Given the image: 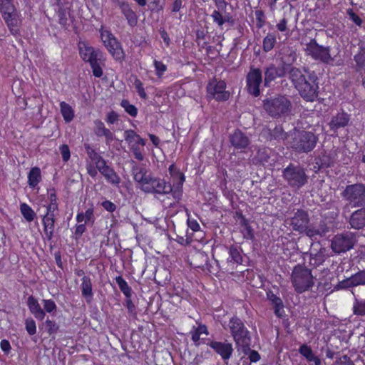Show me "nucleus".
Masks as SVG:
<instances>
[{
    "label": "nucleus",
    "instance_id": "8",
    "mask_svg": "<svg viewBox=\"0 0 365 365\" xmlns=\"http://www.w3.org/2000/svg\"><path fill=\"white\" fill-rule=\"evenodd\" d=\"M357 242V235L344 231L335 235L331 241V248L336 254L344 253L354 248Z\"/></svg>",
    "mask_w": 365,
    "mask_h": 365
},
{
    "label": "nucleus",
    "instance_id": "7",
    "mask_svg": "<svg viewBox=\"0 0 365 365\" xmlns=\"http://www.w3.org/2000/svg\"><path fill=\"white\" fill-rule=\"evenodd\" d=\"M306 77L303 79L296 89L299 91L300 96L307 101H313L317 97V91L319 88L317 80L318 78L314 71H309L304 69Z\"/></svg>",
    "mask_w": 365,
    "mask_h": 365
},
{
    "label": "nucleus",
    "instance_id": "53",
    "mask_svg": "<svg viewBox=\"0 0 365 365\" xmlns=\"http://www.w3.org/2000/svg\"><path fill=\"white\" fill-rule=\"evenodd\" d=\"M43 310L48 313H52L57 309L56 304L52 299H42Z\"/></svg>",
    "mask_w": 365,
    "mask_h": 365
},
{
    "label": "nucleus",
    "instance_id": "64",
    "mask_svg": "<svg viewBox=\"0 0 365 365\" xmlns=\"http://www.w3.org/2000/svg\"><path fill=\"white\" fill-rule=\"evenodd\" d=\"M101 206L107 211L110 212H113L116 209V205L109 201V200H105L103 202H102L101 203Z\"/></svg>",
    "mask_w": 365,
    "mask_h": 365
},
{
    "label": "nucleus",
    "instance_id": "24",
    "mask_svg": "<svg viewBox=\"0 0 365 365\" xmlns=\"http://www.w3.org/2000/svg\"><path fill=\"white\" fill-rule=\"evenodd\" d=\"M297 53L291 47L284 46L279 52V58L282 66H284L287 71L297 59Z\"/></svg>",
    "mask_w": 365,
    "mask_h": 365
},
{
    "label": "nucleus",
    "instance_id": "26",
    "mask_svg": "<svg viewBox=\"0 0 365 365\" xmlns=\"http://www.w3.org/2000/svg\"><path fill=\"white\" fill-rule=\"evenodd\" d=\"M351 228L360 230L365 227V207L354 211L349 221Z\"/></svg>",
    "mask_w": 365,
    "mask_h": 365
},
{
    "label": "nucleus",
    "instance_id": "57",
    "mask_svg": "<svg viewBox=\"0 0 365 365\" xmlns=\"http://www.w3.org/2000/svg\"><path fill=\"white\" fill-rule=\"evenodd\" d=\"M255 16L257 20V27L261 29L265 24L264 12L262 10L255 11Z\"/></svg>",
    "mask_w": 365,
    "mask_h": 365
},
{
    "label": "nucleus",
    "instance_id": "1",
    "mask_svg": "<svg viewBox=\"0 0 365 365\" xmlns=\"http://www.w3.org/2000/svg\"><path fill=\"white\" fill-rule=\"evenodd\" d=\"M292 104L285 96L278 95L267 98L263 101V109L267 115L273 118L288 116L292 111Z\"/></svg>",
    "mask_w": 365,
    "mask_h": 365
},
{
    "label": "nucleus",
    "instance_id": "62",
    "mask_svg": "<svg viewBox=\"0 0 365 365\" xmlns=\"http://www.w3.org/2000/svg\"><path fill=\"white\" fill-rule=\"evenodd\" d=\"M130 149H131L135 158L137 160H138L140 161L143 160L144 155H143L139 146L136 145L135 144H133Z\"/></svg>",
    "mask_w": 365,
    "mask_h": 365
},
{
    "label": "nucleus",
    "instance_id": "42",
    "mask_svg": "<svg viewBox=\"0 0 365 365\" xmlns=\"http://www.w3.org/2000/svg\"><path fill=\"white\" fill-rule=\"evenodd\" d=\"M85 149L91 160L96 164V167L98 166L101 162L105 160L89 145L85 144Z\"/></svg>",
    "mask_w": 365,
    "mask_h": 365
},
{
    "label": "nucleus",
    "instance_id": "5",
    "mask_svg": "<svg viewBox=\"0 0 365 365\" xmlns=\"http://www.w3.org/2000/svg\"><path fill=\"white\" fill-rule=\"evenodd\" d=\"M318 141V137L312 132L297 131L290 143L291 148L299 153H308L314 150Z\"/></svg>",
    "mask_w": 365,
    "mask_h": 365
},
{
    "label": "nucleus",
    "instance_id": "63",
    "mask_svg": "<svg viewBox=\"0 0 365 365\" xmlns=\"http://www.w3.org/2000/svg\"><path fill=\"white\" fill-rule=\"evenodd\" d=\"M6 24L8 27L9 28L12 34H17L18 29H17V24H18V19L15 16L12 19L9 20L8 22H6Z\"/></svg>",
    "mask_w": 365,
    "mask_h": 365
},
{
    "label": "nucleus",
    "instance_id": "58",
    "mask_svg": "<svg viewBox=\"0 0 365 365\" xmlns=\"http://www.w3.org/2000/svg\"><path fill=\"white\" fill-rule=\"evenodd\" d=\"M46 325L47 331L49 333V334H55L58 330V326L54 321L47 319L46 321Z\"/></svg>",
    "mask_w": 365,
    "mask_h": 365
},
{
    "label": "nucleus",
    "instance_id": "10",
    "mask_svg": "<svg viewBox=\"0 0 365 365\" xmlns=\"http://www.w3.org/2000/svg\"><path fill=\"white\" fill-rule=\"evenodd\" d=\"M341 196L353 207L365 205V185L356 183L347 185Z\"/></svg>",
    "mask_w": 365,
    "mask_h": 365
},
{
    "label": "nucleus",
    "instance_id": "60",
    "mask_svg": "<svg viewBox=\"0 0 365 365\" xmlns=\"http://www.w3.org/2000/svg\"><path fill=\"white\" fill-rule=\"evenodd\" d=\"M84 218H85V224L91 222L93 224L95 221V217L93 215V208L90 207L83 212Z\"/></svg>",
    "mask_w": 365,
    "mask_h": 365
},
{
    "label": "nucleus",
    "instance_id": "32",
    "mask_svg": "<svg viewBox=\"0 0 365 365\" xmlns=\"http://www.w3.org/2000/svg\"><path fill=\"white\" fill-rule=\"evenodd\" d=\"M299 354L303 356L308 361H313L315 365H321L322 362L319 358L313 353L311 347L304 344L299 349Z\"/></svg>",
    "mask_w": 365,
    "mask_h": 365
},
{
    "label": "nucleus",
    "instance_id": "40",
    "mask_svg": "<svg viewBox=\"0 0 365 365\" xmlns=\"http://www.w3.org/2000/svg\"><path fill=\"white\" fill-rule=\"evenodd\" d=\"M61 113L66 123L71 122L74 118V110L72 107L63 101L60 103Z\"/></svg>",
    "mask_w": 365,
    "mask_h": 365
},
{
    "label": "nucleus",
    "instance_id": "20",
    "mask_svg": "<svg viewBox=\"0 0 365 365\" xmlns=\"http://www.w3.org/2000/svg\"><path fill=\"white\" fill-rule=\"evenodd\" d=\"M105 46L110 53L116 61H123L125 58V53L120 43L112 35L108 36V39L104 41Z\"/></svg>",
    "mask_w": 365,
    "mask_h": 365
},
{
    "label": "nucleus",
    "instance_id": "27",
    "mask_svg": "<svg viewBox=\"0 0 365 365\" xmlns=\"http://www.w3.org/2000/svg\"><path fill=\"white\" fill-rule=\"evenodd\" d=\"M350 115L343 111L333 116L329 125L331 130L336 131L348 125Z\"/></svg>",
    "mask_w": 365,
    "mask_h": 365
},
{
    "label": "nucleus",
    "instance_id": "36",
    "mask_svg": "<svg viewBox=\"0 0 365 365\" xmlns=\"http://www.w3.org/2000/svg\"><path fill=\"white\" fill-rule=\"evenodd\" d=\"M132 165V174L135 182L141 180L142 177L148 173V170L143 164L138 165L134 160L130 161Z\"/></svg>",
    "mask_w": 365,
    "mask_h": 365
},
{
    "label": "nucleus",
    "instance_id": "29",
    "mask_svg": "<svg viewBox=\"0 0 365 365\" xmlns=\"http://www.w3.org/2000/svg\"><path fill=\"white\" fill-rule=\"evenodd\" d=\"M94 133L97 136H104L108 143L113 140L114 135L113 133L105 127L104 123L101 120H96L94 121Z\"/></svg>",
    "mask_w": 365,
    "mask_h": 365
},
{
    "label": "nucleus",
    "instance_id": "25",
    "mask_svg": "<svg viewBox=\"0 0 365 365\" xmlns=\"http://www.w3.org/2000/svg\"><path fill=\"white\" fill-rule=\"evenodd\" d=\"M329 228L324 220H320L318 224H310L307 236L310 238H316L317 236L324 237L329 232Z\"/></svg>",
    "mask_w": 365,
    "mask_h": 365
},
{
    "label": "nucleus",
    "instance_id": "52",
    "mask_svg": "<svg viewBox=\"0 0 365 365\" xmlns=\"http://www.w3.org/2000/svg\"><path fill=\"white\" fill-rule=\"evenodd\" d=\"M7 10L8 11H4V6H1L0 8V11L6 23L16 16V14L14 13V7L12 6L9 5L7 6Z\"/></svg>",
    "mask_w": 365,
    "mask_h": 365
},
{
    "label": "nucleus",
    "instance_id": "49",
    "mask_svg": "<svg viewBox=\"0 0 365 365\" xmlns=\"http://www.w3.org/2000/svg\"><path fill=\"white\" fill-rule=\"evenodd\" d=\"M120 106L124 108L125 112L132 117H136L138 114V109L130 103L128 100L123 99L120 102Z\"/></svg>",
    "mask_w": 365,
    "mask_h": 365
},
{
    "label": "nucleus",
    "instance_id": "2",
    "mask_svg": "<svg viewBox=\"0 0 365 365\" xmlns=\"http://www.w3.org/2000/svg\"><path fill=\"white\" fill-rule=\"evenodd\" d=\"M177 174L179 176L180 181L175 189H173L172 185L170 182H167L164 179L153 177L146 192L160 195L171 193L175 200L178 202L182 197V186L185 181V176L180 172H178Z\"/></svg>",
    "mask_w": 365,
    "mask_h": 365
},
{
    "label": "nucleus",
    "instance_id": "38",
    "mask_svg": "<svg viewBox=\"0 0 365 365\" xmlns=\"http://www.w3.org/2000/svg\"><path fill=\"white\" fill-rule=\"evenodd\" d=\"M309 264L313 267L321 265L325 260V249L321 248L317 253H310Z\"/></svg>",
    "mask_w": 365,
    "mask_h": 365
},
{
    "label": "nucleus",
    "instance_id": "47",
    "mask_svg": "<svg viewBox=\"0 0 365 365\" xmlns=\"http://www.w3.org/2000/svg\"><path fill=\"white\" fill-rule=\"evenodd\" d=\"M269 159V150L266 148H259L255 157V163L264 165Z\"/></svg>",
    "mask_w": 365,
    "mask_h": 365
},
{
    "label": "nucleus",
    "instance_id": "15",
    "mask_svg": "<svg viewBox=\"0 0 365 365\" xmlns=\"http://www.w3.org/2000/svg\"><path fill=\"white\" fill-rule=\"evenodd\" d=\"M217 9L213 11L211 17L213 21L221 27L225 23H233V17L229 14L226 13V7L227 2L225 0H212Z\"/></svg>",
    "mask_w": 365,
    "mask_h": 365
},
{
    "label": "nucleus",
    "instance_id": "22",
    "mask_svg": "<svg viewBox=\"0 0 365 365\" xmlns=\"http://www.w3.org/2000/svg\"><path fill=\"white\" fill-rule=\"evenodd\" d=\"M101 175L107 180V181L113 185H118L120 182V177L115 170L109 167L106 160L96 167Z\"/></svg>",
    "mask_w": 365,
    "mask_h": 365
},
{
    "label": "nucleus",
    "instance_id": "54",
    "mask_svg": "<svg viewBox=\"0 0 365 365\" xmlns=\"http://www.w3.org/2000/svg\"><path fill=\"white\" fill-rule=\"evenodd\" d=\"M346 14L349 16V19L356 24V25L361 26L363 24L362 19L354 12L352 9H348L346 10Z\"/></svg>",
    "mask_w": 365,
    "mask_h": 365
},
{
    "label": "nucleus",
    "instance_id": "43",
    "mask_svg": "<svg viewBox=\"0 0 365 365\" xmlns=\"http://www.w3.org/2000/svg\"><path fill=\"white\" fill-rule=\"evenodd\" d=\"M228 262H234L236 264H241L242 257L239 249L236 246H231L229 249V257L227 258Z\"/></svg>",
    "mask_w": 365,
    "mask_h": 365
},
{
    "label": "nucleus",
    "instance_id": "4",
    "mask_svg": "<svg viewBox=\"0 0 365 365\" xmlns=\"http://www.w3.org/2000/svg\"><path fill=\"white\" fill-rule=\"evenodd\" d=\"M311 269L299 264L294 267L291 279L297 293L301 294L311 289L314 284Z\"/></svg>",
    "mask_w": 365,
    "mask_h": 365
},
{
    "label": "nucleus",
    "instance_id": "35",
    "mask_svg": "<svg viewBox=\"0 0 365 365\" xmlns=\"http://www.w3.org/2000/svg\"><path fill=\"white\" fill-rule=\"evenodd\" d=\"M56 220V219H49V217L42 218L43 232L48 240H51L53 237Z\"/></svg>",
    "mask_w": 365,
    "mask_h": 365
},
{
    "label": "nucleus",
    "instance_id": "59",
    "mask_svg": "<svg viewBox=\"0 0 365 365\" xmlns=\"http://www.w3.org/2000/svg\"><path fill=\"white\" fill-rule=\"evenodd\" d=\"M59 149L61 151V154L63 160L64 162H67L70 159V157H71L70 150H69L68 146L66 144H63L60 146Z\"/></svg>",
    "mask_w": 365,
    "mask_h": 365
},
{
    "label": "nucleus",
    "instance_id": "19",
    "mask_svg": "<svg viewBox=\"0 0 365 365\" xmlns=\"http://www.w3.org/2000/svg\"><path fill=\"white\" fill-rule=\"evenodd\" d=\"M116 4L120 10L121 14L126 19L128 24L130 27H135L138 22V17L135 11L131 7V5L125 1H116Z\"/></svg>",
    "mask_w": 365,
    "mask_h": 365
},
{
    "label": "nucleus",
    "instance_id": "9",
    "mask_svg": "<svg viewBox=\"0 0 365 365\" xmlns=\"http://www.w3.org/2000/svg\"><path fill=\"white\" fill-rule=\"evenodd\" d=\"M79 53L82 59L90 63L93 76L98 78L101 77L103 70L98 62L102 57L101 51L82 43L79 44Z\"/></svg>",
    "mask_w": 365,
    "mask_h": 365
},
{
    "label": "nucleus",
    "instance_id": "11",
    "mask_svg": "<svg viewBox=\"0 0 365 365\" xmlns=\"http://www.w3.org/2000/svg\"><path fill=\"white\" fill-rule=\"evenodd\" d=\"M330 47L319 45L315 39H312L307 45L305 51L314 60L324 63H330L334 58L330 55Z\"/></svg>",
    "mask_w": 365,
    "mask_h": 365
},
{
    "label": "nucleus",
    "instance_id": "31",
    "mask_svg": "<svg viewBox=\"0 0 365 365\" xmlns=\"http://www.w3.org/2000/svg\"><path fill=\"white\" fill-rule=\"evenodd\" d=\"M82 296L88 303H90L93 298L92 283L88 276H83L81 285Z\"/></svg>",
    "mask_w": 365,
    "mask_h": 365
},
{
    "label": "nucleus",
    "instance_id": "44",
    "mask_svg": "<svg viewBox=\"0 0 365 365\" xmlns=\"http://www.w3.org/2000/svg\"><path fill=\"white\" fill-rule=\"evenodd\" d=\"M356 62V70L358 72L365 68V48H361L359 53L354 57Z\"/></svg>",
    "mask_w": 365,
    "mask_h": 365
},
{
    "label": "nucleus",
    "instance_id": "34",
    "mask_svg": "<svg viewBox=\"0 0 365 365\" xmlns=\"http://www.w3.org/2000/svg\"><path fill=\"white\" fill-rule=\"evenodd\" d=\"M289 77L295 88L298 85L303 81V79L306 77V73L304 74L301 70L296 67H291L288 71Z\"/></svg>",
    "mask_w": 365,
    "mask_h": 365
},
{
    "label": "nucleus",
    "instance_id": "33",
    "mask_svg": "<svg viewBox=\"0 0 365 365\" xmlns=\"http://www.w3.org/2000/svg\"><path fill=\"white\" fill-rule=\"evenodd\" d=\"M125 140L132 146L133 144L136 145L144 146L145 145V140L142 138L138 134H137L133 130H127L124 132Z\"/></svg>",
    "mask_w": 365,
    "mask_h": 365
},
{
    "label": "nucleus",
    "instance_id": "39",
    "mask_svg": "<svg viewBox=\"0 0 365 365\" xmlns=\"http://www.w3.org/2000/svg\"><path fill=\"white\" fill-rule=\"evenodd\" d=\"M334 164V159L331 154L326 152L322 153V155L316 159V165L319 168H327L332 166Z\"/></svg>",
    "mask_w": 365,
    "mask_h": 365
},
{
    "label": "nucleus",
    "instance_id": "17",
    "mask_svg": "<svg viewBox=\"0 0 365 365\" xmlns=\"http://www.w3.org/2000/svg\"><path fill=\"white\" fill-rule=\"evenodd\" d=\"M287 71L284 66H277L274 63H270L264 68V86L269 87L272 82L278 78L284 77Z\"/></svg>",
    "mask_w": 365,
    "mask_h": 365
},
{
    "label": "nucleus",
    "instance_id": "18",
    "mask_svg": "<svg viewBox=\"0 0 365 365\" xmlns=\"http://www.w3.org/2000/svg\"><path fill=\"white\" fill-rule=\"evenodd\" d=\"M207 345L219 354L224 361L230 359L234 351L232 344L227 341H211Z\"/></svg>",
    "mask_w": 365,
    "mask_h": 365
},
{
    "label": "nucleus",
    "instance_id": "3",
    "mask_svg": "<svg viewBox=\"0 0 365 365\" xmlns=\"http://www.w3.org/2000/svg\"><path fill=\"white\" fill-rule=\"evenodd\" d=\"M229 327L237 350L249 351L251 336L243 322L240 318L232 317L229 322Z\"/></svg>",
    "mask_w": 365,
    "mask_h": 365
},
{
    "label": "nucleus",
    "instance_id": "48",
    "mask_svg": "<svg viewBox=\"0 0 365 365\" xmlns=\"http://www.w3.org/2000/svg\"><path fill=\"white\" fill-rule=\"evenodd\" d=\"M353 313L357 316H365V299L359 300L355 298L353 304Z\"/></svg>",
    "mask_w": 365,
    "mask_h": 365
},
{
    "label": "nucleus",
    "instance_id": "14",
    "mask_svg": "<svg viewBox=\"0 0 365 365\" xmlns=\"http://www.w3.org/2000/svg\"><path fill=\"white\" fill-rule=\"evenodd\" d=\"M226 84L223 81L213 79L207 86V97L218 101H225L229 98L230 93L225 91Z\"/></svg>",
    "mask_w": 365,
    "mask_h": 365
},
{
    "label": "nucleus",
    "instance_id": "30",
    "mask_svg": "<svg viewBox=\"0 0 365 365\" xmlns=\"http://www.w3.org/2000/svg\"><path fill=\"white\" fill-rule=\"evenodd\" d=\"M267 298L272 302L274 314L278 317H282L284 314V304L282 300L272 292L267 293Z\"/></svg>",
    "mask_w": 365,
    "mask_h": 365
},
{
    "label": "nucleus",
    "instance_id": "41",
    "mask_svg": "<svg viewBox=\"0 0 365 365\" xmlns=\"http://www.w3.org/2000/svg\"><path fill=\"white\" fill-rule=\"evenodd\" d=\"M277 38L274 33H269L263 39V51L269 52L273 49L276 44Z\"/></svg>",
    "mask_w": 365,
    "mask_h": 365
},
{
    "label": "nucleus",
    "instance_id": "28",
    "mask_svg": "<svg viewBox=\"0 0 365 365\" xmlns=\"http://www.w3.org/2000/svg\"><path fill=\"white\" fill-rule=\"evenodd\" d=\"M27 306L30 312L34 317L39 321H42L45 316V311L41 307L38 300L32 295L29 296L27 299Z\"/></svg>",
    "mask_w": 365,
    "mask_h": 365
},
{
    "label": "nucleus",
    "instance_id": "6",
    "mask_svg": "<svg viewBox=\"0 0 365 365\" xmlns=\"http://www.w3.org/2000/svg\"><path fill=\"white\" fill-rule=\"evenodd\" d=\"M282 177L291 187L297 189L307 184L309 178L304 168L292 163L283 170Z\"/></svg>",
    "mask_w": 365,
    "mask_h": 365
},
{
    "label": "nucleus",
    "instance_id": "13",
    "mask_svg": "<svg viewBox=\"0 0 365 365\" xmlns=\"http://www.w3.org/2000/svg\"><path fill=\"white\" fill-rule=\"evenodd\" d=\"M246 83L247 92L255 97L259 96L261 93L259 86L262 83V71L258 68L251 67L246 76Z\"/></svg>",
    "mask_w": 365,
    "mask_h": 365
},
{
    "label": "nucleus",
    "instance_id": "51",
    "mask_svg": "<svg viewBox=\"0 0 365 365\" xmlns=\"http://www.w3.org/2000/svg\"><path fill=\"white\" fill-rule=\"evenodd\" d=\"M25 329L30 336L36 334V325L35 321L32 318L29 317L25 319Z\"/></svg>",
    "mask_w": 365,
    "mask_h": 365
},
{
    "label": "nucleus",
    "instance_id": "56",
    "mask_svg": "<svg viewBox=\"0 0 365 365\" xmlns=\"http://www.w3.org/2000/svg\"><path fill=\"white\" fill-rule=\"evenodd\" d=\"M134 86L140 98L146 99L148 96L144 90L142 82L139 79H136L134 82Z\"/></svg>",
    "mask_w": 365,
    "mask_h": 365
},
{
    "label": "nucleus",
    "instance_id": "50",
    "mask_svg": "<svg viewBox=\"0 0 365 365\" xmlns=\"http://www.w3.org/2000/svg\"><path fill=\"white\" fill-rule=\"evenodd\" d=\"M153 178V176L148 173L145 176L142 177L141 180H138L137 181V182L140 184V189L143 192H146L147 190L148 189L150 185Z\"/></svg>",
    "mask_w": 365,
    "mask_h": 365
},
{
    "label": "nucleus",
    "instance_id": "16",
    "mask_svg": "<svg viewBox=\"0 0 365 365\" xmlns=\"http://www.w3.org/2000/svg\"><path fill=\"white\" fill-rule=\"evenodd\" d=\"M359 286H365V269L359 270L351 277L339 281L334 289H346Z\"/></svg>",
    "mask_w": 365,
    "mask_h": 365
},
{
    "label": "nucleus",
    "instance_id": "61",
    "mask_svg": "<svg viewBox=\"0 0 365 365\" xmlns=\"http://www.w3.org/2000/svg\"><path fill=\"white\" fill-rule=\"evenodd\" d=\"M154 66L156 70V75L158 76H161L167 69L164 63L157 60L154 61Z\"/></svg>",
    "mask_w": 365,
    "mask_h": 365
},
{
    "label": "nucleus",
    "instance_id": "46",
    "mask_svg": "<svg viewBox=\"0 0 365 365\" xmlns=\"http://www.w3.org/2000/svg\"><path fill=\"white\" fill-rule=\"evenodd\" d=\"M20 210L27 222H32L34 220L36 213L26 203L21 204Z\"/></svg>",
    "mask_w": 365,
    "mask_h": 365
},
{
    "label": "nucleus",
    "instance_id": "45",
    "mask_svg": "<svg viewBox=\"0 0 365 365\" xmlns=\"http://www.w3.org/2000/svg\"><path fill=\"white\" fill-rule=\"evenodd\" d=\"M115 282L125 297H131L132 289L126 281L121 276H118L115 277Z\"/></svg>",
    "mask_w": 365,
    "mask_h": 365
},
{
    "label": "nucleus",
    "instance_id": "55",
    "mask_svg": "<svg viewBox=\"0 0 365 365\" xmlns=\"http://www.w3.org/2000/svg\"><path fill=\"white\" fill-rule=\"evenodd\" d=\"M245 355H248V359L251 362H257L260 359V355L255 350L250 348L249 351L240 350Z\"/></svg>",
    "mask_w": 365,
    "mask_h": 365
},
{
    "label": "nucleus",
    "instance_id": "37",
    "mask_svg": "<svg viewBox=\"0 0 365 365\" xmlns=\"http://www.w3.org/2000/svg\"><path fill=\"white\" fill-rule=\"evenodd\" d=\"M41 180V170L38 167L32 168L28 175V183L31 187H35Z\"/></svg>",
    "mask_w": 365,
    "mask_h": 365
},
{
    "label": "nucleus",
    "instance_id": "23",
    "mask_svg": "<svg viewBox=\"0 0 365 365\" xmlns=\"http://www.w3.org/2000/svg\"><path fill=\"white\" fill-rule=\"evenodd\" d=\"M264 134L266 135L267 140L280 142L287 138L288 135L286 133L282 126L279 125H276L274 128H267L264 130Z\"/></svg>",
    "mask_w": 365,
    "mask_h": 365
},
{
    "label": "nucleus",
    "instance_id": "21",
    "mask_svg": "<svg viewBox=\"0 0 365 365\" xmlns=\"http://www.w3.org/2000/svg\"><path fill=\"white\" fill-rule=\"evenodd\" d=\"M230 142L237 150L247 148L250 143L249 138L239 129L235 130V131L230 135Z\"/></svg>",
    "mask_w": 365,
    "mask_h": 365
},
{
    "label": "nucleus",
    "instance_id": "12",
    "mask_svg": "<svg viewBox=\"0 0 365 365\" xmlns=\"http://www.w3.org/2000/svg\"><path fill=\"white\" fill-rule=\"evenodd\" d=\"M289 225L292 227L294 231L298 232L299 233L307 234V230L310 225V219L309 214L307 211L298 209L294 212L292 217L289 219Z\"/></svg>",
    "mask_w": 365,
    "mask_h": 365
}]
</instances>
